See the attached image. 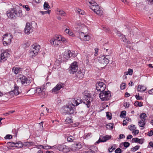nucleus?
<instances>
[{
    "label": "nucleus",
    "instance_id": "f257e3e1",
    "mask_svg": "<svg viewBox=\"0 0 153 153\" xmlns=\"http://www.w3.org/2000/svg\"><path fill=\"white\" fill-rule=\"evenodd\" d=\"M7 15L11 19L17 17H21L22 14L20 9L17 10L16 8H12L7 12Z\"/></svg>",
    "mask_w": 153,
    "mask_h": 153
},
{
    "label": "nucleus",
    "instance_id": "f03ea898",
    "mask_svg": "<svg viewBox=\"0 0 153 153\" xmlns=\"http://www.w3.org/2000/svg\"><path fill=\"white\" fill-rule=\"evenodd\" d=\"M83 94L85 99L83 100V103L86 105L88 108H89L91 105V102L93 100L91 94L88 91H84Z\"/></svg>",
    "mask_w": 153,
    "mask_h": 153
},
{
    "label": "nucleus",
    "instance_id": "7ed1b4c3",
    "mask_svg": "<svg viewBox=\"0 0 153 153\" xmlns=\"http://www.w3.org/2000/svg\"><path fill=\"white\" fill-rule=\"evenodd\" d=\"M89 3L90 4V8L96 13L101 16L103 13L102 10L100 8L97 4L94 1H88Z\"/></svg>",
    "mask_w": 153,
    "mask_h": 153
},
{
    "label": "nucleus",
    "instance_id": "20e7f679",
    "mask_svg": "<svg viewBox=\"0 0 153 153\" xmlns=\"http://www.w3.org/2000/svg\"><path fill=\"white\" fill-rule=\"evenodd\" d=\"M99 97L102 101L109 100L111 97V92L110 91H103L99 94Z\"/></svg>",
    "mask_w": 153,
    "mask_h": 153
},
{
    "label": "nucleus",
    "instance_id": "39448f33",
    "mask_svg": "<svg viewBox=\"0 0 153 153\" xmlns=\"http://www.w3.org/2000/svg\"><path fill=\"white\" fill-rule=\"evenodd\" d=\"M71 51L67 50L64 52L63 55H59V60L58 61L60 62L65 61V59H68L71 57Z\"/></svg>",
    "mask_w": 153,
    "mask_h": 153
},
{
    "label": "nucleus",
    "instance_id": "423d86ee",
    "mask_svg": "<svg viewBox=\"0 0 153 153\" xmlns=\"http://www.w3.org/2000/svg\"><path fill=\"white\" fill-rule=\"evenodd\" d=\"M12 38V36L10 34H6L4 35L3 39L4 45L6 46L10 45L11 42V39Z\"/></svg>",
    "mask_w": 153,
    "mask_h": 153
},
{
    "label": "nucleus",
    "instance_id": "0eeeda50",
    "mask_svg": "<svg viewBox=\"0 0 153 153\" xmlns=\"http://www.w3.org/2000/svg\"><path fill=\"white\" fill-rule=\"evenodd\" d=\"M33 50L30 52V54L32 56V57L36 56L39 51L40 46L36 44H34L32 45Z\"/></svg>",
    "mask_w": 153,
    "mask_h": 153
},
{
    "label": "nucleus",
    "instance_id": "6e6552de",
    "mask_svg": "<svg viewBox=\"0 0 153 153\" xmlns=\"http://www.w3.org/2000/svg\"><path fill=\"white\" fill-rule=\"evenodd\" d=\"M78 68L77 62H74L71 64L69 68L68 72L70 74H74L77 71Z\"/></svg>",
    "mask_w": 153,
    "mask_h": 153
},
{
    "label": "nucleus",
    "instance_id": "1a4fd4ad",
    "mask_svg": "<svg viewBox=\"0 0 153 153\" xmlns=\"http://www.w3.org/2000/svg\"><path fill=\"white\" fill-rule=\"evenodd\" d=\"M18 80L20 81L22 84L25 86L28 85L31 82V80L29 78H27L25 76L21 75Z\"/></svg>",
    "mask_w": 153,
    "mask_h": 153
},
{
    "label": "nucleus",
    "instance_id": "9d476101",
    "mask_svg": "<svg viewBox=\"0 0 153 153\" xmlns=\"http://www.w3.org/2000/svg\"><path fill=\"white\" fill-rule=\"evenodd\" d=\"M35 92L37 93L41 97H45L47 96V94L45 92V89L42 88H37L35 90Z\"/></svg>",
    "mask_w": 153,
    "mask_h": 153
},
{
    "label": "nucleus",
    "instance_id": "9b49d317",
    "mask_svg": "<svg viewBox=\"0 0 153 153\" xmlns=\"http://www.w3.org/2000/svg\"><path fill=\"white\" fill-rule=\"evenodd\" d=\"M96 89L97 91L101 92L105 90L106 85L105 84L102 82H99L96 83Z\"/></svg>",
    "mask_w": 153,
    "mask_h": 153
},
{
    "label": "nucleus",
    "instance_id": "f8f14e48",
    "mask_svg": "<svg viewBox=\"0 0 153 153\" xmlns=\"http://www.w3.org/2000/svg\"><path fill=\"white\" fill-rule=\"evenodd\" d=\"M109 60L108 58L104 56L100 57L98 59V62L101 64L106 66L108 63Z\"/></svg>",
    "mask_w": 153,
    "mask_h": 153
},
{
    "label": "nucleus",
    "instance_id": "ddd939ff",
    "mask_svg": "<svg viewBox=\"0 0 153 153\" xmlns=\"http://www.w3.org/2000/svg\"><path fill=\"white\" fill-rule=\"evenodd\" d=\"M74 110L73 107H71V105L65 107L64 112L65 114H72L74 113Z\"/></svg>",
    "mask_w": 153,
    "mask_h": 153
},
{
    "label": "nucleus",
    "instance_id": "4468645a",
    "mask_svg": "<svg viewBox=\"0 0 153 153\" xmlns=\"http://www.w3.org/2000/svg\"><path fill=\"white\" fill-rule=\"evenodd\" d=\"M58 149L59 151L64 153H67L70 151V149L65 145L59 144L58 145Z\"/></svg>",
    "mask_w": 153,
    "mask_h": 153
},
{
    "label": "nucleus",
    "instance_id": "2eb2a0df",
    "mask_svg": "<svg viewBox=\"0 0 153 153\" xmlns=\"http://www.w3.org/2000/svg\"><path fill=\"white\" fill-rule=\"evenodd\" d=\"M32 26L29 23H27L25 29V33L29 34L33 31V29H32Z\"/></svg>",
    "mask_w": 153,
    "mask_h": 153
},
{
    "label": "nucleus",
    "instance_id": "dca6fc26",
    "mask_svg": "<svg viewBox=\"0 0 153 153\" xmlns=\"http://www.w3.org/2000/svg\"><path fill=\"white\" fill-rule=\"evenodd\" d=\"M111 137L108 135H106L105 136H100L99 140L96 142L97 143H99L100 142H105L108 140L110 139Z\"/></svg>",
    "mask_w": 153,
    "mask_h": 153
},
{
    "label": "nucleus",
    "instance_id": "f3484780",
    "mask_svg": "<svg viewBox=\"0 0 153 153\" xmlns=\"http://www.w3.org/2000/svg\"><path fill=\"white\" fill-rule=\"evenodd\" d=\"M19 87L15 84L14 86V89L13 90L10 91L9 93L12 95H17L19 94V92L18 91Z\"/></svg>",
    "mask_w": 153,
    "mask_h": 153
},
{
    "label": "nucleus",
    "instance_id": "a211bd4d",
    "mask_svg": "<svg viewBox=\"0 0 153 153\" xmlns=\"http://www.w3.org/2000/svg\"><path fill=\"white\" fill-rule=\"evenodd\" d=\"M50 42L52 46H56L57 45V37L55 36L51 39L50 40Z\"/></svg>",
    "mask_w": 153,
    "mask_h": 153
},
{
    "label": "nucleus",
    "instance_id": "6ab92c4d",
    "mask_svg": "<svg viewBox=\"0 0 153 153\" xmlns=\"http://www.w3.org/2000/svg\"><path fill=\"white\" fill-rule=\"evenodd\" d=\"M144 139L143 138L139 139L137 137H135L132 138V142H135L140 144H142L144 141Z\"/></svg>",
    "mask_w": 153,
    "mask_h": 153
},
{
    "label": "nucleus",
    "instance_id": "aec40b11",
    "mask_svg": "<svg viewBox=\"0 0 153 153\" xmlns=\"http://www.w3.org/2000/svg\"><path fill=\"white\" fill-rule=\"evenodd\" d=\"M9 55V53L7 52H3L1 54V60H5L6 59V58L8 57Z\"/></svg>",
    "mask_w": 153,
    "mask_h": 153
},
{
    "label": "nucleus",
    "instance_id": "412c9836",
    "mask_svg": "<svg viewBox=\"0 0 153 153\" xmlns=\"http://www.w3.org/2000/svg\"><path fill=\"white\" fill-rule=\"evenodd\" d=\"M146 88L143 85H139L138 86L137 91L139 92H143L145 91Z\"/></svg>",
    "mask_w": 153,
    "mask_h": 153
},
{
    "label": "nucleus",
    "instance_id": "4be33fe9",
    "mask_svg": "<svg viewBox=\"0 0 153 153\" xmlns=\"http://www.w3.org/2000/svg\"><path fill=\"white\" fill-rule=\"evenodd\" d=\"M84 72H82L81 71H79L76 74V77L79 79H82L84 77Z\"/></svg>",
    "mask_w": 153,
    "mask_h": 153
},
{
    "label": "nucleus",
    "instance_id": "5701e85b",
    "mask_svg": "<svg viewBox=\"0 0 153 153\" xmlns=\"http://www.w3.org/2000/svg\"><path fill=\"white\" fill-rule=\"evenodd\" d=\"M61 41L62 42L64 43L65 41H66V39L63 37L61 35H58V43L59 42ZM58 45L59 44L58 43Z\"/></svg>",
    "mask_w": 153,
    "mask_h": 153
},
{
    "label": "nucleus",
    "instance_id": "b1692460",
    "mask_svg": "<svg viewBox=\"0 0 153 153\" xmlns=\"http://www.w3.org/2000/svg\"><path fill=\"white\" fill-rule=\"evenodd\" d=\"M74 147H75V149L76 150H78L82 148V145L80 143H79L76 144H74Z\"/></svg>",
    "mask_w": 153,
    "mask_h": 153
},
{
    "label": "nucleus",
    "instance_id": "393cba45",
    "mask_svg": "<svg viewBox=\"0 0 153 153\" xmlns=\"http://www.w3.org/2000/svg\"><path fill=\"white\" fill-rule=\"evenodd\" d=\"M65 31L66 33L68 34L70 36H74L72 32L69 29L67 28L65 30Z\"/></svg>",
    "mask_w": 153,
    "mask_h": 153
},
{
    "label": "nucleus",
    "instance_id": "a878e982",
    "mask_svg": "<svg viewBox=\"0 0 153 153\" xmlns=\"http://www.w3.org/2000/svg\"><path fill=\"white\" fill-rule=\"evenodd\" d=\"M30 42L29 41L27 42H25L22 45L24 48H26L30 45Z\"/></svg>",
    "mask_w": 153,
    "mask_h": 153
},
{
    "label": "nucleus",
    "instance_id": "bb28decb",
    "mask_svg": "<svg viewBox=\"0 0 153 153\" xmlns=\"http://www.w3.org/2000/svg\"><path fill=\"white\" fill-rule=\"evenodd\" d=\"M21 68H19L13 67L12 69V71L15 74H18Z\"/></svg>",
    "mask_w": 153,
    "mask_h": 153
},
{
    "label": "nucleus",
    "instance_id": "cd10ccee",
    "mask_svg": "<svg viewBox=\"0 0 153 153\" xmlns=\"http://www.w3.org/2000/svg\"><path fill=\"white\" fill-rule=\"evenodd\" d=\"M19 144V142L14 143L12 142H10L7 143V144H10L11 147H18V146L17 145V144Z\"/></svg>",
    "mask_w": 153,
    "mask_h": 153
},
{
    "label": "nucleus",
    "instance_id": "c85d7f7f",
    "mask_svg": "<svg viewBox=\"0 0 153 153\" xmlns=\"http://www.w3.org/2000/svg\"><path fill=\"white\" fill-rule=\"evenodd\" d=\"M53 94H56L57 93V84L51 91Z\"/></svg>",
    "mask_w": 153,
    "mask_h": 153
},
{
    "label": "nucleus",
    "instance_id": "c756f323",
    "mask_svg": "<svg viewBox=\"0 0 153 153\" xmlns=\"http://www.w3.org/2000/svg\"><path fill=\"white\" fill-rule=\"evenodd\" d=\"M113 123H109L106 125V128L108 129L111 130L113 128Z\"/></svg>",
    "mask_w": 153,
    "mask_h": 153
},
{
    "label": "nucleus",
    "instance_id": "7c9ffc66",
    "mask_svg": "<svg viewBox=\"0 0 153 153\" xmlns=\"http://www.w3.org/2000/svg\"><path fill=\"white\" fill-rule=\"evenodd\" d=\"M71 104L73 106H77L78 105V104L77 103V100L76 98H75L74 100L71 101Z\"/></svg>",
    "mask_w": 153,
    "mask_h": 153
},
{
    "label": "nucleus",
    "instance_id": "2f4dec72",
    "mask_svg": "<svg viewBox=\"0 0 153 153\" xmlns=\"http://www.w3.org/2000/svg\"><path fill=\"white\" fill-rule=\"evenodd\" d=\"M133 73V70L131 69H128V71L127 72H125L124 73V74L126 75H128V74L131 75Z\"/></svg>",
    "mask_w": 153,
    "mask_h": 153
},
{
    "label": "nucleus",
    "instance_id": "473e14b6",
    "mask_svg": "<svg viewBox=\"0 0 153 153\" xmlns=\"http://www.w3.org/2000/svg\"><path fill=\"white\" fill-rule=\"evenodd\" d=\"M145 121L143 120H141L138 122V124L140 127H143L145 125Z\"/></svg>",
    "mask_w": 153,
    "mask_h": 153
},
{
    "label": "nucleus",
    "instance_id": "72a5a7b5",
    "mask_svg": "<svg viewBox=\"0 0 153 153\" xmlns=\"http://www.w3.org/2000/svg\"><path fill=\"white\" fill-rule=\"evenodd\" d=\"M58 15H60L62 17L65 16L66 15V13L63 10H60L58 11Z\"/></svg>",
    "mask_w": 153,
    "mask_h": 153
},
{
    "label": "nucleus",
    "instance_id": "f704fd0d",
    "mask_svg": "<svg viewBox=\"0 0 153 153\" xmlns=\"http://www.w3.org/2000/svg\"><path fill=\"white\" fill-rule=\"evenodd\" d=\"M65 84L63 83L59 82L58 84V91L60 90L62 88L65 87Z\"/></svg>",
    "mask_w": 153,
    "mask_h": 153
},
{
    "label": "nucleus",
    "instance_id": "c9c22d12",
    "mask_svg": "<svg viewBox=\"0 0 153 153\" xmlns=\"http://www.w3.org/2000/svg\"><path fill=\"white\" fill-rule=\"evenodd\" d=\"M65 122L66 123H70L73 122V121L71 117H68L65 120Z\"/></svg>",
    "mask_w": 153,
    "mask_h": 153
},
{
    "label": "nucleus",
    "instance_id": "e433bc0d",
    "mask_svg": "<svg viewBox=\"0 0 153 153\" xmlns=\"http://www.w3.org/2000/svg\"><path fill=\"white\" fill-rule=\"evenodd\" d=\"M50 7V6L47 2H45L44 4V9L47 10Z\"/></svg>",
    "mask_w": 153,
    "mask_h": 153
},
{
    "label": "nucleus",
    "instance_id": "4c0bfd02",
    "mask_svg": "<svg viewBox=\"0 0 153 153\" xmlns=\"http://www.w3.org/2000/svg\"><path fill=\"white\" fill-rule=\"evenodd\" d=\"M146 114L145 113H143L141 114L140 115V118L142 120L145 121L146 120Z\"/></svg>",
    "mask_w": 153,
    "mask_h": 153
},
{
    "label": "nucleus",
    "instance_id": "58836bf2",
    "mask_svg": "<svg viewBox=\"0 0 153 153\" xmlns=\"http://www.w3.org/2000/svg\"><path fill=\"white\" fill-rule=\"evenodd\" d=\"M74 137L72 136H70L67 138V140L69 142H72L74 140Z\"/></svg>",
    "mask_w": 153,
    "mask_h": 153
},
{
    "label": "nucleus",
    "instance_id": "ea45409f",
    "mask_svg": "<svg viewBox=\"0 0 153 153\" xmlns=\"http://www.w3.org/2000/svg\"><path fill=\"white\" fill-rule=\"evenodd\" d=\"M140 146H136L135 147L131 149V150L133 152H135L139 148Z\"/></svg>",
    "mask_w": 153,
    "mask_h": 153
},
{
    "label": "nucleus",
    "instance_id": "a19ab883",
    "mask_svg": "<svg viewBox=\"0 0 153 153\" xmlns=\"http://www.w3.org/2000/svg\"><path fill=\"white\" fill-rule=\"evenodd\" d=\"M137 100H143V98L141 96H139V94H136L135 96Z\"/></svg>",
    "mask_w": 153,
    "mask_h": 153
},
{
    "label": "nucleus",
    "instance_id": "79ce46f5",
    "mask_svg": "<svg viewBox=\"0 0 153 153\" xmlns=\"http://www.w3.org/2000/svg\"><path fill=\"white\" fill-rule=\"evenodd\" d=\"M129 129L130 130H135L136 128L135 125H131L128 127Z\"/></svg>",
    "mask_w": 153,
    "mask_h": 153
},
{
    "label": "nucleus",
    "instance_id": "37998d69",
    "mask_svg": "<svg viewBox=\"0 0 153 153\" xmlns=\"http://www.w3.org/2000/svg\"><path fill=\"white\" fill-rule=\"evenodd\" d=\"M25 145L26 146H32L34 144V142H27L25 143Z\"/></svg>",
    "mask_w": 153,
    "mask_h": 153
},
{
    "label": "nucleus",
    "instance_id": "c03bdc74",
    "mask_svg": "<svg viewBox=\"0 0 153 153\" xmlns=\"http://www.w3.org/2000/svg\"><path fill=\"white\" fill-rule=\"evenodd\" d=\"M77 11L78 13L79 14H80L81 15H84L85 13V12L84 11L80 9H77Z\"/></svg>",
    "mask_w": 153,
    "mask_h": 153
},
{
    "label": "nucleus",
    "instance_id": "a18cd8bd",
    "mask_svg": "<svg viewBox=\"0 0 153 153\" xmlns=\"http://www.w3.org/2000/svg\"><path fill=\"white\" fill-rule=\"evenodd\" d=\"M126 115V111H121L120 114V116L121 117H124Z\"/></svg>",
    "mask_w": 153,
    "mask_h": 153
},
{
    "label": "nucleus",
    "instance_id": "49530a36",
    "mask_svg": "<svg viewBox=\"0 0 153 153\" xmlns=\"http://www.w3.org/2000/svg\"><path fill=\"white\" fill-rule=\"evenodd\" d=\"M123 146H124V147H126V148L128 147H129L130 146V143L128 142H125L124 143H123Z\"/></svg>",
    "mask_w": 153,
    "mask_h": 153
},
{
    "label": "nucleus",
    "instance_id": "de8ad7c7",
    "mask_svg": "<svg viewBox=\"0 0 153 153\" xmlns=\"http://www.w3.org/2000/svg\"><path fill=\"white\" fill-rule=\"evenodd\" d=\"M76 98L77 101V103L78 104V105L82 102H83V101L82 102V100L81 99V98L79 97H77Z\"/></svg>",
    "mask_w": 153,
    "mask_h": 153
},
{
    "label": "nucleus",
    "instance_id": "09e8293b",
    "mask_svg": "<svg viewBox=\"0 0 153 153\" xmlns=\"http://www.w3.org/2000/svg\"><path fill=\"white\" fill-rule=\"evenodd\" d=\"M51 10H48L47 11H41L40 12L42 13V15H44L45 14L48 13L49 14L50 13Z\"/></svg>",
    "mask_w": 153,
    "mask_h": 153
},
{
    "label": "nucleus",
    "instance_id": "8fccbe9b",
    "mask_svg": "<svg viewBox=\"0 0 153 153\" xmlns=\"http://www.w3.org/2000/svg\"><path fill=\"white\" fill-rule=\"evenodd\" d=\"M79 38L80 39L82 40V39L81 38L82 37H84V36H86V35H85L84 33L81 32H79Z\"/></svg>",
    "mask_w": 153,
    "mask_h": 153
},
{
    "label": "nucleus",
    "instance_id": "3c124183",
    "mask_svg": "<svg viewBox=\"0 0 153 153\" xmlns=\"http://www.w3.org/2000/svg\"><path fill=\"white\" fill-rule=\"evenodd\" d=\"M111 113H110L109 112H106V116L107 118L109 120H111L112 118L111 116L110 115Z\"/></svg>",
    "mask_w": 153,
    "mask_h": 153
},
{
    "label": "nucleus",
    "instance_id": "603ef678",
    "mask_svg": "<svg viewBox=\"0 0 153 153\" xmlns=\"http://www.w3.org/2000/svg\"><path fill=\"white\" fill-rule=\"evenodd\" d=\"M135 103L137 104V105L139 107H141L143 106V103L141 102L136 101L135 102Z\"/></svg>",
    "mask_w": 153,
    "mask_h": 153
},
{
    "label": "nucleus",
    "instance_id": "864d4df0",
    "mask_svg": "<svg viewBox=\"0 0 153 153\" xmlns=\"http://www.w3.org/2000/svg\"><path fill=\"white\" fill-rule=\"evenodd\" d=\"M128 31L131 35H132V36L134 35V31L132 30L131 28H129L128 29Z\"/></svg>",
    "mask_w": 153,
    "mask_h": 153
},
{
    "label": "nucleus",
    "instance_id": "5fc2aeb1",
    "mask_svg": "<svg viewBox=\"0 0 153 153\" xmlns=\"http://www.w3.org/2000/svg\"><path fill=\"white\" fill-rule=\"evenodd\" d=\"M85 56L86 57V62L87 63L89 62V57L90 56L89 54H88L87 53L85 55Z\"/></svg>",
    "mask_w": 153,
    "mask_h": 153
},
{
    "label": "nucleus",
    "instance_id": "6e6d98bb",
    "mask_svg": "<svg viewBox=\"0 0 153 153\" xmlns=\"http://www.w3.org/2000/svg\"><path fill=\"white\" fill-rule=\"evenodd\" d=\"M12 136L10 134H7L6 135L4 138L5 139H10L12 138Z\"/></svg>",
    "mask_w": 153,
    "mask_h": 153
},
{
    "label": "nucleus",
    "instance_id": "4d7b16f0",
    "mask_svg": "<svg viewBox=\"0 0 153 153\" xmlns=\"http://www.w3.org/2000/svg\"><path fill=\"white\" fill-rule=\"evenodd\" d=\"M115 153H121L122 150L120 148H118L115 150Z\"/></svg>",
    "mask_w": 153,
    "mask_h": 153
},
{
    "label": "nucleus",
    "instance_id": "13d9d810",
    "mask_svg": "<svg viewBox=\"0 0 153 153\" xmlns=\"http://www.w3.org/2000/svg\"><path fill=\"white\" fill-rule=\"evenodd\" d=\"M15 111H9L7 112H6L4 114V115L7 116L9 114H11L13 113Z\"/></svg>",
    "mask_w": 153,
    "mask_h": 153
},
{
    "label": "nucleus",
    "instance_id": "bf43d9fd",
    "mask_svg": "<svg viewBox=\"0 0 153 153\" xmlns=\"http://www.w3.org/2000/svg\"><path fill=\"white\" fill-rule=\"evenodd\" d=\"M85 38L84 39L87 41H88L90 39V37L88 35H86V36H84Z\"/></svg>",
    "mask_w": 153,
    "mask_h": 153
},
{
    "label": "nucleus",
    "instance_id": "052dcab7",
    "mask_svg": "<svg viewBox=\"0 0 153 153\" xmlns=\"http://www.w3.org/2000/svg\"><path fill=\"white\" fill-rule=\"evenodd\" d=\"M148 147H153V142L151 141L149 143V145L148 146Z\"/></svg>",
    "mask_w": 153,
    "mask_h": 153
},
{
    "label": "nucleus",
    "instance_id": "680f3d73",
    "mask_svg": "<svg viewBox=\"0 0 153 153\" xmlns=\"http://www.w3.org/2000/svg\"><path fill=\"white\" fill-rule=\"evenodd\" d=\"M126 86V84L124 83H123L120 86V88L122 89H124L125 88Z\"/></svg>",
    "mask_w": 153,
    "mask_h": 153
},
{
    "label": "nucleus",
    "instance_id": "e2e57ef3",
    "mask_svg": "<svg viewBox=\"0 0 153 153\" xmlns=\"http://www.w3.org/2000/svg\"><path fill=\"white\" fill-rule=\"evenodd\" d=\"M23 8H25L27 11H29L30 10V9L28 5H23Z\"/></svg>",
    "mask_w": 153,
    "mask_h": 153
},
{
    "label": "nucleus",
    "instance_id": "0e129e2a",
    "mask_svg": "<svg viewBox=\"0 0 153 153\" xmlns=\"http://www.w3.org/2000/svg\"><path fill=\"white\" fill-rule=\"evenodd\" d=\"M70 56H72L73 57H75L76 56V54H75L74 52V53L73 51L72 52H71Z\"/></svg>",
    "mask_w": 153,
    "mask_h": 153
},
{
    "label": "nucleus",
    "instance_id": "69168bd1",
    "mask_svg": "<svg viewBox=\"0 0 153 153\" xmlns=\"http://www.w3.org/2000/svg\"><path fill=\"white\" fill-rule=\"evenodd\" d=\"M149 4H153V0H146Z\"/></svg>",
    "mask_w": 153,
    "mask_h": 153
},
{
    "label": "nucleus",
    "instance_id": "338daca9",
    "mask_svg": "<svg viewBox=\"0 0 153 153\" xmlns=\"http://www.w3.org/2000/svg\"><path fill=\"white\" fill-rule=\"evenodd\" d=\"M125 137V136L124 134H120L119 136V138L120 139H122Z\"/></svg>",
    "mask_w": 153,
    "mask_h": 153
},
{
    "label": "nucleus",
    "instance_id": "774afa93",
    "mask_svg": "<svg viewBox=\"0 0 153 153\" xmlns=\"http://www.w3.org/2000/svg\"><path fill=\"white\" fill-rule=\"evenodd\" d=\"M153 134V131L152 130H151L149 132H148V135L149 136H151Z\"/></svg>",
    "mask_w": 153,
    "mask_h": 153
}]
</instances>
